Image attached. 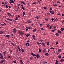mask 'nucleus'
I'll list each match as a JSON object with an SVG mask.
<instances>
[{
	"label": "nucleus",
	"mask_w": 64,
	"mask_h": 64,
	"mask_svg": "<svg viewBox=\"0 0 64 64\" xmlns=\"http://www.w3.org/2000/svg\"><path fill=\"white\" fill-rule=\"evenodd\" d=\"M37 44H38V45H40L41 44V43H39V42H37Z\"/></svg>",
	"instance_id": "31"
},
{
	"label": "nucleus",
	"mask_w": 64,
	"mask_h": 64,
	"mask_svg": "<svg viewBox=\"0 0 64 64\" xmlns=\"http://www.w3.org/2000/svg\"><path fill=\"white\" fill-rule=\"evenodd\" d=\"M13 62L14 63H17V62L15 61H13Z\"/></svg>",
	"instance_id": "39"
},
{
	"label": "nucleus",
	"mask_w": 64,
	"mask_h": 64,
	"mask_svg": "<svg viewBox=\"0 0 64 64\" xmlns=\"http://www.w3.org/2000/svg\"><path fill=\"white\" fill-rule=\"evenodd\" d=\"M18 49L20 51H21V49H20V47H19V46H18Z\"/></svg>",
	"instance_id": "11"
},
{
	"label": "nucleus",
	"mask_w": 64,
	"mask_h": 64,
	"mask_svg": "<svg viewBox=\"0 0 64 64\" xmlns=\"http://www.w3.org/2000/svg\"><path fill=\"white\" fill-rule=\"evenodd\" d=\"M41 30H44V29L43 28H41Z\"/></svg>",
	"instance_id": "56"
},
{
	"label": "nucleus",
	"mask_w": 64,
	"mask_h": 64,
	"mask_svg": "<svg viewBox=\"0 0 64 64\" xmlns=\"http://www.w3.org/2000/svg\"><path fill=\"white\" fill-rule=\"evenodd\" d=\"M47 50L46 49H44V50L43 51V52L44 53H45V52H46V51Z\"/></svg>",
	"instance_id": "15"
},
{
	"label": "nucleus",
	"mask_w": 64,
	"mask_h": 64,
	"mask_svg": "<svg viewBox=\"0 0 64 64\" xmlns=\"http://www.w3.org/2000/svg\"><path fill=\"white\" fill-rule=\"evenodd\" d=\"M52 21H54V18H52Z\"/></svg>",
	"instance_id": "47"
},
{
	"label": "nucleus",
	"mask_w": 64,
	"mask_h": 64,
	"mask_svg": "<svg viewBox=\"0 0 64 64\" xmlns=\"http://www.w3.org/2000/svg\"><path fill=\"white\" fill-rule=\"evenodd\" d=\"M18 34L21 36L22 35L24 34L23 32H22V31H19L18 32Z\"/></svg>",
	"instance_id": "1"
},
{
	"label": "nucleus",
	"mask_w": 64,
	"mask_h": 64,
	"mask_svg": "<svg viewBox=\"0 0 64 64\" xmlns=\"http://www.w3.org/2000/svg\"><path fill=\"white\" fill-rule=\"evenodd\" d=\"M43 8L44 9H46V10H47V9H48V8L45 7H44Z\"/></svg>",
	"instance_id": "22"
},
{
	"label": "nucleus",
	"mask_w": 64,
	"mask_h": 64,
	"mask_svg": "<svg viewBox=\"0 0 64 64\" xmlns=\"http://www.w3.org/2000/svg\"><path fill=\"white\" fill-rule=\"evenodd\" d=\"M56 27H57V26H54V28H56Z\"/></svg>",
	"instance_id": "64"
},
{
	"label": "nucleus",
	"mask_w": 64,
	"mask_h": 64,
	"mask_svg": "<svg viewBox=\"0 0 64 64\" xmlns=\"http://www.w3.org/2000/svg\"><path fill=\"white\" fill-rule=\"evenodd\" d=\"M25 13L24 12L23 13V16H25Z\"/></svg>",
	"instance_id": "25"
},
{
	"label": "nucleus",
	"mask_w": 64,
	"mask_h": 64,
	"mask_svg": "<svg viewBox=\"0 0 64 64\" xmlns=\"http://www.w3.org/2000/svg\"><path fill=\"white\" fill-rule=\"evenodd\" d=\"M29 28L30 29H32V28L30 27H29Z\"/></svg>",
	"instance_id": "49"
},
{
	"label": "nucleus",
	"mask_w": 64,
	"mask_h": 64,
	"mask_svg": "<svg viewBox=\"0 0 64 64\" xmlns=\"http://www.w3.org/2000/svg\"><path fill=\"white\" fill-rule=\"evenodd\" d=\"M16 32V29L15 28H14V30L13 33H15Z\"/></svg>",
	"instance_id": "3"
},
{
	"label": "nucleus",
	"mask_w": 64,
	"mask_h": 64,
	"mask_svg": "<svg viewBox=\"0 0 64 64\" xmlns=\"http://www.w3.org/2000/svg\"><path fill=\"white\" fill-rule=\"evenodd\" d=\"M30 54L32 56H33V55H34V54H33L32 52Z\"/></svg>",
	"instance_id": "46"
},
{
	"label": "nucleus",
	"mask_w": 64,
	"mask_h": 64,
	"mask_svg": "<svg viewBox=\"0 0 64 64\" xmlns=\"http://www.w3.org/2000/svg\"><path fill=\"white\" fill-rule=\"evenodd\" d=\"M22 9H23V10H25V8H24L23 7L22 8Z\"/></svg>",
	"instance_id": "63"
},
{
	"label": "nucleus",
	"mask_w": 64,
	"mask_h": 64,
	"mask_svg": "<svg viewBox=\"0 0 64 64\" xmlns=\"http://www.w3.org/2000/svg\"><path fill=\"white\" fill-rule=\"evenodd\" d=\"M6 7L7 8H8V5H7L6 6Z\"/></svg>",
	"instance_id": "60"
},
{
	"label": "nucleus",
	"mask_w": 64,
	"mask_h": 64,
	"mask_svg": "<svg viewBox=\"0 0 64 64\" xmlns=\"http://www.w3.org/2000/svg\"><path fill=\"white\" fill-rule=\"evenodd\" d=\"M8 20H9V21H13V20L12 19H8Z\"/></svg>",
	"instance_id": "19"
},
{
	"label": "nucleus",
	"mask_w": 64,
	"mask_h": 64,
	"mask_svg": "<svg viewBox=\"0 0 64 64\" xmlns=\"http://www.w3.org/2000/svg\"><path fill=\"white\" fill-rule=\"evenodd\" d=\"M58 63H59V62L57 60H56V64H58Z\"/></svg>",
	"instance_id": "20"
},
{
	"label": "nucleus",
	"mask_w": 64,
	"mask_h": 64,
	"mask_svg": "<svg viewBox=\"0 0 64 64\" xmlns=\"http://www.w3.org/2000/svg\"><path fill=\"white\" fill-rule=\"evenodd\" d=\"M3 33V32L2 31H0V34H2Z\"/></svg>",
	"instance_id": "21"
},
{
	"label": "nucleus",
	"mask_w": 64,
	"mask_h": 64,
	"mask_svg": "<svg viewBox=\"0 0 64 64\" xmlns=\"http://www.w3.org/2000/svg\"><path fill=\"white\" fill-rule=\"evenodd\" d=\"M0 56H1L0 57V59H2V58H3V54H2L0 53Z\"/></svg>",
	"instance_id": "2"
},
{
	"label": "nucleus",
	"mask_w": 64,
	"mask_h": 64,
	"mask_svg": "<svg viewBox=\"0 0 64 64\" xmlns=\"http://www.w3.org/2000/svg\"><path fill=\"white\" fill-rule=\"evenodd\" d=\"M21 49L22 52H24V49L21 48Z\"/></svg>",
	"instance_id": "10"
},
{
	"label": "nucleus",
	"mask_w": 64,
	"mask_h": 64,
	"mask_svg": "<svg viewBox=\"0 0 64 64\" xmlns=\"http://www.w3.org/2000/svg\"><path fill=\"white\" fill-rule=\"evenodd\" d=\"M6 37H8V38H10V35H6Z\"/></svg>",
	"instance_id": "9"
},
{
	"label": "nucleus",
	"mask_w": 64,
	"mask_h": 64,
	"mask_svg": "<svg viewBox=\"0 0 64 64\" xmlns=\"http://www.w3.org/2000/svg\"><path fill=\"white\" fill-rule=\"evenodd\" d=\"M33 56H37V55H36L35 54H34L33 55Z\"/></svg>",
	"instance_id": "40"
},
{
	"label": "nucleus",
	"mask_w": 64,
	"mask_h": 64,
	"mask_svg": "<svg viewBox=\"0 0 64 64\" xmlns=\"http://www.w3.org/2000/svg\"><path fill=\"white\" fill-rule=\"evenodd\" d=\"M16 21H15V20H12V22H16Z\"/></svg>",
	"instance_id": "62"
},
{
	"label": "nucleus",
	"mask_w": 64,
	"mask_h": 64,
	"mask_svg": "<svg viewBox=\"0 0 64 64\" xmlns=\"http://www.w3.org/2000/svg\"><path fill=\"white\" fill-rule=\"evenodd\" d=\"M10 4H12L13 3H14V2H10Z\"/></svg>",
	"instance_id": "12"
},
{
	"label": "nucleus",
	"mask_w": 64,
	"mask_h": 64,
	"mask_svg": "<svg viewBox=\"0 0 64 64\" xmlns=\"http://www.w3.org/2000/svg\"><path fill=\"white\" fill-rule=\"evenodd\" d=\"M32 38L34 40H36V38H35V36H34V35H33L32 36Z\"/></svg>",
	"instance_id": "5"
},
{
	"label": "nucleus",
	"mask_w": 64,
	"mask_h": 64,
	"mask_svg": "<svg viewBox=\"0 0 64 64\" xmlns=\"http://www.w3.org/2000/svg\"><path fill=\"white\" fill-rule=\"evenodd\" d=\"M39 53H41V50L40 49H39Z\"/></svg>",
	"instance_id": "34"
},
{
	"label": "nucleus",
	"mask_w": 64,
	"mask_h": 64,
	"mask_svg": "<svg viewBox=\"0 0 64 64\" xmlns=\"http://www.w3.org/2000/svg\"><path fill=\"white\" fill-rule=\"evenodd\" d=\"M35 18H36V19H39V18L38 16H37L35 17Z\"/></svg>",
	"instance_id": "30"
},
{
	"label": "nucleus",
	"mask_w": 64,
	"mask_h": 64,
	"mask_svg": "<svg viewBox=\"0 0 64 64\" xmlns=\"http://www.w3.org/2000/svg\"><path fill=\"white\" fill-rule=\"evenodd\" d=\"M21 63L22 64H23V62L22 60H21Z\"/></svg>",
	"instance_id": "35"
},
{
	"label": "nucleus",
	"mask_w": 64,
	"mask_h": 64,
	"mask_svg": "<svg viewBox=\"0 0 64 64\" xmlns=\"http://www.w3.org/2000/svg\"><path fill=\"white\" fill-rule=\"evenodd\" d=\"M54 6H57V5L56 4H55L54 5Z\"/></svg>",
	"instance_id": "52"
},
{
	"label": "nucleus",
	"mask_w": 64,
	"mask_h": 64,
	"mask_svg": "<svg viewBox=\"0 0 64 64\" xmlns=\"http://www.w3.org/2000/svg\"><path fill=\"white\" fill-rule=\"evenodd\" d=\"M6 52L5 51L4 52V54L5 55V54H6Z\"/></svg>",
	"instance_id": "36"
},
{
	"label": "nucleus",
	"mask_w": 64,
	"mask_h": 64,
	"mask_svg": "<svg viewBox=\"0 0 64 64\" xmlns=\"http://www.w3.org/2000/svg\"><path fill=\"white\" fill-rule=\"evenodd\" d=\"M19 10H18V9H17L16 10V12H18V11Z\"/></svg>",
	"instance_id": "58"
},
{
	"label": "nucleus",
	"mask_w": 64,
	"mask_h": 64,
	"mask_svg": "<svg viewBox=\"0 0 64 64\" xmlns=\"http://www.w3.org/2000/svg\"><path fill=\"white\" fill-rule=\"evenodd\" d=\"M30 54L32 56H33V55H34V54H33L32 52Z\"/></svg>",
	"instance_id": "45"
},
{
	"label": "nucleus",
	"mask_w": 64,
	"mask_h": 64,
	"mask_svg": "<svg viewBox=\"0 0 64 64\" xmlns=\"http://www.w3.org/2000/svg\"><path fill=\"white\" fill-rule=\"evenodd\" d=\"M37 3V2H33L32 3V4H36Z\"/></svg>",
	"instance_id": "38"
},
{
	"label": "nucleus",
	"mask_w": 64,
	"mask_h": 64,
	"mask_svg": "<svg viewBox=\"0 0 64 64\" xmlns=\"http://www.w3.org/2000/svg\"><path fill=\"white\" fill-rule=\"evenodd\" d=\"M56 30V29L55 28L54 29V30H52V32H55V31Z\"/></svg>",
	"instance_id": "14"
},
{
	"label": "nucleus",
	"mask_w": 64,
	"mask_h": 64,
	"mask_svg": "<svg viewBox=\"0 0 64 64\" xmlns=\"http://www.w3.org/2000/svg\"><path fill=\"white\" fill-rule=\"evenodd\" d=\"M46 25L47 26V27H50V25H49V24H47Z\"/></svg>",
	"instance_id": "28"
},
{
	"label": "nucleus",
	"mask_w": 64,
	"mask_h": 64,
	"mask_svg": "<svg viewBox=\"0 0 64 64\" xmlns=\"http://www.w3.org/2000/svg\"><path fill=\"white\" fill-rule=\"evenodd\" d=\"M11 44L12 45H13V46H14V45H15L13 43H11Z\"/></svg>",
	"instance_id": "44"
},
{
	"label": "nucleus",
	"mask_w": 64,
	"mask_h": 64,
	"mask_svg": "<svg viewBox=\"0 0 64 64\" xmlns=\"http://www.w3.org/2000/svg\"><path fill=\"white\" fill-rule=\"evenodd\" d=\"M63 30H64V28H61V31H63Z\"/></svg>",
	"instance_id": "37"
},
{
	"label": "nucleus",
	"mask_w": 64,
	"mask_h": 64,
	"mask_svg": "<svg viewBox=\"0 0 64 64\" xmlns=\"http://www.w3.org/2000/svg\"><path fill=\"white\" fill-rule=\"evenodd\" d=\"M48 63V62H46V61H44V62H43V64H45L46 63Z\"/></svg>",
	"instance_id": "16"
},
{
	"label": "nucleus",
	"mask_w": 64,
	"mask_h": 64,
	"mask_svg": "<svg viewBox=\"0 0 64 64\" xmlns=\"http://www.w3.org/2000/svg\"><path fill=\"white\" fill-rule=\"evenodd\" d=\"M58 44V42H56V45H57V44Z\"/></svg>",
	"instance_id": "61"
},
{
	"label": "nucleus",
	"mask_w": 64,
	"mask_h": 64,
	"mask_svg": "<svg viewBox=\"0 0 64 64\" xmlns=\"http://www.w3.org/2000/svg\"><path fill=\"white\" fill-rule=\"evenodd\" d=\"M60 62H63L64 61V60L62 59H61V60H60Z\"/></svg>",
	"instance_id": "23"
},
{
	"label": "nucleus",
	"mask_w": 64,
	"mask_h": 64,
	"mask_svg": "<svg viewBox=\"0 0 64 64\" xmlns=\"http://www.w3.org/2000/svg\"><path fill=\"white\" fill-rule=\"evenodd\" d=\"M36 29H35V30H33V32H36Z\"/></svg>",
	"instance_id": "33"
},
{
	"label": "nucleus",
	"mask_w": 64,
	"mask_h": 64,
	"mask_svg": "<svg viewBox=\"0 0 64 64\" xmlns=\"http://www.w3.org/2000/svg\"><path fill=\"white\" fill-rule=\"evenodd\" d=\"M58 58H61V56H59Z\"/></svg>",
	"instance_id": "43"
},
{
	"label": "nucleus",
	"mask_w": 64,
	"mask_h": 64,
	"mask_svg": "<svg viewBox=\"0 0 64 64\" xmlns=\"http://www.w3.org/2000/svg\"><path fill=\"white\" fill-rule=\"evenodd\" d=\"M18 17H16V20H18Z\"/></svg>",
	"instance_id": "41"
},
{
	"label": "nucleus",
	"mask_w": 64,
	"mask_h": 64,
	"mask_svg": "<svg viewBox=\"0 0 64 64\" xmlns=\"http://www.w3.org/2000/svg\"><path fill=\"white\" fill-rule=\"evenodd\" d=\"M26 29H29V27H26Z\"/></svg>",
	"instance_id": "54"
},
{
	"label": "nucleus",
	"mask_w": 64,
	"mask_h": 64,
	"mask_svg": "<svg viewBox=\"0 0 64 64\" xmlns=\"http://www.w3.org/2000/svg\"><path fill=\"white\" fill-rule=\"evenodd\" d=\"M50 11H52V8H50Z\"/></svg>",
	"instance_id": "48"
},
{
	"label": "nucleus",
	"mask_w": 64,
	"mask_h": 64,
	"mask_svg": "<svg viewBox=\"0 0 64 64\" xmlns=\"http://www.w3.org/2000/svg\"><path fill=\"white\" fill-rule=\"evenodd\" d=\"M4 3L5 4H7V3H8V2H6Z\"/></svg>",
	"instance_id": "51"
},
{
	"label": "nucleus",
	"mask_w": 64,
	"mask_h": 64,
	"mask_svg": "<svg viewBox=\"0 0 64 64\" xmlns=\"http://www.w3.org/2000/svg\"><path fill=\"white\" fill-rule=\"evenodd\" d=\"M42 44L44 46H46V44H45L44 42H42Z\"/></svg>",
	"instance_id": "8"
},
{
	"label": "nucleus",
	"mask_w": 64,
	"mask_h": 64,
	"mask_svg": "<svg viewBox=\"0 0 64 64\" xmlns=\"http://www.w3.org/2000/svg\"><path fill=\"white\" fill-rule=\"evenodd\" d=\"M61 52V49H59L58 50V52Z\"/></svg>",
	"instance_id": "26"
},
{
	"label": "nucleus",
	"mask_w": 64,
	"mask_h": 64,
	"mask_svg": "<svg viewBox=\"0 0 64 64\" xmlns=\"http://www.w3.org/2000/svg\"><path fill=\"white\" fill-rule=\"evenodd\" d=\"M48 15H50V13H47Z\"/></svg>",
	"instance_id": "59"
},
{
	"label": "nucleus",
	"mask_w": 64,
	"mask_h": 64,
	"mask_svg": "<svg viewBox=\"0 0 64 64\" xmlns=\"http://www.w3.org/2000/svg\"><path fill=\"white\" fill-rule=\"evenodd\" d=\"M58 18H56V22L57 21H58Z\"/></svg>",
	"instance_id": "50"
},
{
	"label": "nucleus",
	"mask_w": 64,
	"mask_h": 64,
	"mask_svg": "<svg viewBox=\"0 0 64 64\" xmlns=\"http://www.w3.org/2000/svg\"><path fill=\"white\" fill-rule=\"evenodd\" d=\"M47 45H48V46H49V45H50L49 42H47Z\"/></svg>",
	"instance_id": "24"
},
{
	"label": "nucleus",
	"mask_w": 64,
	"mask_h": 64,
	"mask_svg": "<svg viewBox=\"0 0 64 64\" xmlns=\"http://www.w3.org/2000/svg\"><path fill=\"white\" fill-rule=\"evenodd\" d=\"M58 33L60 34H61V31L60 30H58Z\"/></svg>",
	"instance_id": "27"
},
{
	"label": "nucleus",
	"mask_w": 64,
	"mask_h": 64,
	"mask_svg": "<svg viewBox=\"0 0 64 64\" xmlns=\"http://www.w3.org/2000/svg\"><path fill=\"white\" fill-rule=\"evenodd\" d=\"M55 35L56 36H59L60 35V34H59L58 33H56L55 34Z\"/></svg>",
	"instance_id": "7"
},
{
	"label": "nucleus",
	"mask_w": 64,
	"mask_h": 64,
	"mask_svg": "<svg viewBox=\"0 0 64 64\" xmlns=\"http://www.w3.org/2000/svg\"><path fill=\"white\" fill-rule=\"evenodd\" d=\"M22 3L25 5H26V4L24 2H22Z\"/></svg>",
	"instance_id": "32"
},
{
	"label": "nucleus",
	"mask_w": 64,
	"mask_h": 64,
	"mask_svg": "<svg viewBox=\"0 0 64 64\" xmlns=\"http://www.w3.org/2000/svg\"><path fill=\"white\" fill-rule=\"evenodd\" d=\"M50 30H51V29H52V27H51V26H50Z\"/></svg>",
	"instance_id": "53"
},
{
	"label": "nucleus",
	"mask_w": 64,
	"mask_h": 64,
	"mask_svg": "<svg viewBox=\"0 0 64 64\" xmlns=\"http://www.w3.org/2000/svg\"><path fill=\"white\" fill-rule=\"evenodd\" d=\"M10 14V13H8V14H8V16H9Z\"/></svg>",
	"instance_id": "57"
},
{
	"label": "nucleus",
	"mask_w": 64,
	"mask_h": 64,
	"mask_svg": "<svg viewBox=\"0 0 64 64\" xmlns=\"http://www.w3.org/2000/svg\"><path fill=\"white\" fill-rule=\"evenodd\" d=\"M37 58H40V56L38 55H38H36V56Z\"/></svg>",
	"instance_id": "4"
},
{
	"label": "nucleus",
	"mask_w": 64,
	"mask_h": 64,
	"mask_svg": "<svg viewBox=\"0 0 64 64\" xmlns=\"http://www.w3.org/2000/svg\"><path fill=\"white\" fill-rule=\"evenodd\" d=\"M4 60H2L0 62V63H4Z\"/></svg>",
	"instance_id": "18"
},
{
	"label": "nucleus",
	"mask_w": 64,
	"mask_h": 64,
	"mask_svg": "<svg viewBox=\"0 0 64 64\" xmlns=\"http://www.w3.org/2000/svg\"><path fill=\"white\" fill-rule=\"evenodd\" d=\"M26 46H30V44L29 43H26L25 44Z\"/></svg>",
	"instance_id": "6"
},
{
	"label": "nucleus",
	"mask_w": 64,
	"mask_h": 64,
	"mask_svg": "<svg viewBox=\"0 0 64 64\" xmlns=\"http://www.w3.org/2000/svg\"><path fill=\"white\" fill-rule=\"evenodd\" d=\"M27 22L28 23H29L30 24L31 23V21H30V20H28L27 21Z\"/></svg>",
	"instance_id": "13"
},
{
	"label": "nucleus",
	"mask_w": 64,
	"mask_h": 64,
	"mask_svg": "<svg viewBox=\"0 0 64 64\" xmlns=\"http://www.w3.org/2000/svg\"><path fill=\"white\" fill-rule=\"evenodd\" d=\"M30 34H28L26 35V37H29V36H30Z\"/></svg>",
	"instance_id": "17"
},
{
	"label": "nucleus",
	"mask_w": 64,
	"mask_h": 64,
	"mask_svg": "<svg viewBox=\"0 0 64 64\" xmlns=\"http://www.w3.org/2000/svg\"><path fill=\"white\" fill-rule=\"evenodd\" d=\"M46 55L47 56H49V54H48V53H47L46 54Z\"/></svg>",
	"instance_id": "29"
},
{
	"label": "nucleus",
	"mask_w": 64,
	"mask_h": 64,
	"mask_svg": "<svg viewBox=\"0 0 64 64\" xmlns=\"http://www.w3.org/2000/svg\"><path fill=\"white\" fill-rule=\"evenodd\" d=\"M50 49H55L54 48H50Z\"/></svg>",
	"instance_id": "42"
},
{
	"label": "nucleus",
	"mask_w": 64,
	"mask_h": 64,
	"mask_svg": "<svg viewBox=\"0 0 64 64\" xmlns=\"http://www.w3.org/2000/svg\"><path fill=\"white\" fill-rule=\"evenodd\" d=\"M52 12H53L52 11L50 12V14H52Z\"/></svg>",
	"instance_id": "55"
}]
</instances>
